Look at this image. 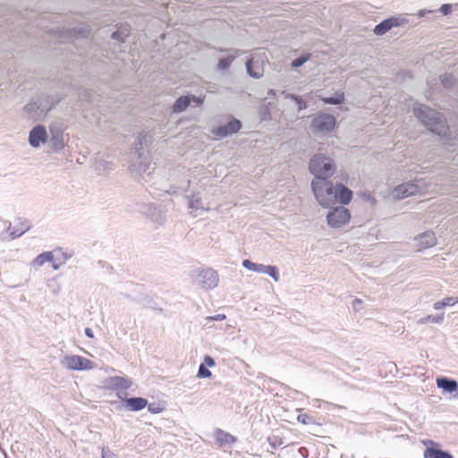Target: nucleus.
<instances>
[{
  "label": "nucleus",
  "mask_w": 458,
  "mask_h": 458,
  "mask_svg": "<svg viewBox=\"0 0 458 458\" xmlns=\"http://www.w3.org/2000/svg\"><path fill=\"white\" fill-rule=\"evenodd\" d=\"M119 35H120V33H119L118 31H116V32H114V33H113L112 37H113L114 38L117 39V38H119Z\"/></svg>",
  "instance_id": "42"
},
{
  "label": "nucleus",
  "mask_w": 458,
  "mask_h": 458,
  "mask_svg": "<svg viewBox=\"0 0 458 458\" xmlns=\"http://www.w3.org/2000/svg\"><path fill=\"white\" fill-rule=\"evenodd\" d=\"M350 218H351V213L347 208H345V224H347L349 222Z\"/></svg>",
  "instance_id": "38"
},
{
  "label": "nucleus",
  "mask_w": 458,
  "mask_h": 458,
  "mask_svg": "<svg viewBox=\"0 0 458 458\" xmlns=\"http://www.w3.org/2000/svg\"><path fill=\"white\" fill-rule=\"evenodd\" d=\"M148 405V401L142 397H133L125 400V406L128 410L136 411L144 409Z\"/></svg>",
  "instance_id": "18"
},
{
  "label": "nucleus",
  "mask_w": 458,
  "mask_h": 458,
  "mask_svg": "<svg viewBox=\"0 0 458 458\" xmlns=\"http://www.w3.org/2000/svg\"><path fill=\"white\" fill-rule=\"evenodd\" d=\"M242 128V123L238 119H231L225 126H220L212 130V134L218 139L236 133Z\"/></svg>",
  "instance_id": "8"
},
{
  "label": "nucleus",
  "mask_w": 458,
  "mask_h": 458,
  "mask_svg": "<svg viewBox=\"0 0 458 458\" xmlns=\"http://www.w3.org/2000/svg\"><path fill=\"white\" fill-rule=\"evenodd\" d=\"M445 303H444L443 300H442V301H437V302L434 304V308H435V310H440V309H443V308H445Z\"/></svg>",
  "instance_id": "35"
},
{
  "label": "nucleus",
  "mask_w": 458,
  "mask_h": 458,
  "mask_svg": "<svg viewBox=\"0 0 458 458\" xmlns=\"http://www.w3.org/2000/svg\"><path fill=\"white\" fill-rule=\"evenodd\" d=\"M331 208L333 210L327 215V222L332 227H340L344 223L343 205H336Z\"/></svg>",
  "instance_id": "11"
},
{
  "label": "nucleus",
  "mask_w": 458,
  "mask_h": 458,
  "mask_svg": "<svg viewBox=\"0 0 458 458\" xmlns=\"http://www.w3.org/2000/svg\"><path fill=\"white\" fill-rule=\"evenodd\" d=\"M335 126V119L333 115L323 114L316 116L312 122L313 131L316 132H327Z\"/></svg>",
  "instance_id": "7"
},
{
  "label": "nucleus",
  "mask_w": 458,
  "mask_h": 458,
  "mask_svg": "<svg viewBox=\"0 0 458 458\" xmlns=\"http://www.w3.org/2000/svg\"><path fill=\"white\" fill-rule=\"evenodd\" d=\"M211 372L208 370L204 364H201L199 366V371H198V377H210Z\"/></svg>",
  "instance_id": "24"
},
{
  "label": "nucleus",
  "mask_w": 458,
  "mask_h": 458,
  "mask_svg": "<svg viewBox=\"0 0 458 458\" xmlns=\"http://www.w3.org/2000/svg\"><path fill=\"white\" fill-rule=\"evenodd\" d=\"M85 334L89 338H93L94 337L93 332H92V330L89 327H87L85 329Z\"/></svg>",
  "instance_id": "37"
},
{
  "label": "nucleus",
  "mask_w": 458,
  "mask_h": 458,
  "mask_svg": "<svg viewBox=\"0 0 458 458\" xmlns=\"http://www.w3.org/2000/svg\"><path fill=\"white\" fill-rule=\"evenodd\" d=\"M266 267H267V266H264V265H261V264H257V267L255 269V272L266 273Z\"/></svg>",
  "instance_id": "34"
},
{
  "label": "nucleus",
  "mask_w": 458,
  "mask_h": 458,
  "mask_svg": "<svg viewBox=\"0 0 458 458\" xmlns=\"http://www.w3.org/2000/svg\"><path fill=\"white\" fill-rule=\"evenodd\" d=\"M352 199V191L345 186V205H348Z\"/></svg>",
  "instance_id": "32"
},
{
  "label": "nucleus",
  "mask_w": 458,
  "mask_h": 458,
  "mask_svg": "<svg viewBox=\"0 0 458 458\" xmlns=\"http://www.w3.org/2000/svg\"><path fill=\"white\" fill-rule=\"evenodd\" d=\"M63 364L71 370H90L94 368V362L80 355L64 357Z\"/></svg>",
  "instance_id": "6"
},
{
  "label": "nucleus",
  "mask_w": 458,
  "mask_h": 458,
  "mask_svg": "<svg viewBox=\"0 0 458 458\" xmlns=\"http://www.w3.org/2000/svg\"><path fill=\"white\" fill-rule=\"evenodd\" d=\"M443 319H444V316L443 315H437V316L429 315L427 318H423L422 320L424 322L430 321V322H433V323H440Z\"/></svg>",
  "instance_id": "25"
},
{
  "label": "nucleus",
  "mask_w": 458,
  "mask_h": 458,
  "mask_svg": "<svg viewBox=\"0 0 458 458\" xmlns=\"http://www.w3.org/2000/svg\"><path fill=\"white\" fill-rule=\"evenodd\" d=\"M297 421L299 423H301L303 425H313V424H316V419L308 414V413H302L301 412L298 416H297Z\"/></svg>",
  "instance_id": "20"
},
{
  "label": "nucleus",
  "mask_w": 458,
  "mask_h": 458,
  "mask_svg": "<svg viewBox=\"0 0 458 458\" xmlns=\"http://www.w3.org/2000/svg\"><path fill=\"white\" fill-rule=\"evenodd\" d=\"M205 364L208 367H214L215 366V360L212 357L207 355L204 358Z\"/></svg>",
  "instance_id": "33"
},
{
  "label": "nucleus",
  "mask_w": 458,
  "mask_h": 458,
  "mask_svg": "<svg viewBox=\"0 0 458 458\" xmlns=\"http://www.w3.org/2000/svg\"><path fill=\"white\" fill-rule=\"evenodd\" d=\"M209 318V319H211V320H224V319H225V315H224V314H218V315H217V316H216V317H210V318Z\"/></svg>",
  "instance_id": "36"
},
{
  "label": "nucleus",
  "mask_w": 458,
  "mask_h": 458,
  "mask_svg": "<svg viewBox=\"0 0 458 458\" xmlns=\"http://www.w3.org/2000/svg\"><path fill=\"white\" fill-rule=\"evenodd\" d=\"M192 100L194 102H196L198 105H202L203 104V101L204 99L203 98H192Z\"/></svg>",
  "instance_id": "39"
},
{
  "label": "nucleus",
  "mask_w": 458,
  "mask_h": 458,
  "mask_svg": "<svg viewBox=\"0 0 458 458\" xmlns=\"http://www.w3.org/2000/svg\"><path fill=\"white\" fill-rule=\"evenodd\" d=\"M419 191H420V187L417 184L408 182V183H404V184L397 186L394 189V195L398 199H404L406 197L415 195Z\"/></svg>",
  "instance_id": "12"
},
{
  "label": "nucleus",
  "mask_w": 458,
  "mask_h": 458,
  "mask_svg": "<svg viewBox=\"0 0 458 458\" xmlns=\"http://www.w3.org/2000/svg\"><path fill=\"white\" fill-rule=\"evenodd\" d=\"M403 20L400 19L399 17H389L387 19L383 20L381 22L377 24L373 30V32L377 36H383L386 32H388L391 29L394 27H398L402 24Z\"/></svg>",
  "instance_id": "9"
},
{
  "label": "nucleus",
  "mask_w": 458,
  "mask_h": 458,
  "mask_svg": "<svg viewBox=\"0 0 458 458\" xmlns=\"http://www.w3.org/2000/svg\"><path fill=\"white\" fill-rule=\"evenodd\" d=\"M132 386V381L124 377H110L104 381V388L115 391L119 398H122V393L128 390Z\"/></svg>",
  "instance_id": "5"
},
{
  "label": "nucleus",
  "mask_w": 458,
  "mask_h": 458,
  "mask_svg": "<svg viewBox=\"0 0 458 458\" xmlns=\"http://www.w3.org/2000/svg\"><path fill=\"white\" fill-rule=\"evenodd\" d=\"M414 115L427 127L428 131L444 136L447 132V126L443 122L439 114L426 105H418L413 107Z\"/></svg>",
  "instance_id": "2"
},
{
  "label": "nucleus",
  "mask_w": 458,
  "mask_h": 458,
  "mask_svg": "<svg viewBox=\"0 0 458 458\" xmlns=\"http://www.w3.org/2000/svg\"><path fill=\"white\" fill-rule=\"evenodd\" d=\"M437 386L438 388L443 389L447 393H454L458 389V383L456 380L446 377H440L437 378Z\"/></svg>",
  "instance_id": "14"
},
{
  "label": "nucleus",
  "mask_w": 458,
  "mask_h": 458,
  "mask_svg": "<svg viewBox=\"0 0 458 458\" xmlns=\"http://www.w3.org/2000/svg\"><path fill=\"white\" fill-rule=\"evenodd\" d=\"M309 168L316 177L314 180L327 181L335 173L336 165L330 157L317 154L310 159Z\"/></svg>",
  "instance_id": "3"
},
{
  "label": "nucleus",
  "mask_w": 458,
  "mask_h": 458,
  "mask_svg": "<svg viewBox=\"0 0 458 458\" xmlns=\"http://www.w3.org/2000/svg\"><path fill=\"white\" fill-rule=\"evenodd\" d=\"M216 441L220 446L229 445L236 442V437L220 428L215 431Z\"/></svg>",
  "instance_id": "16"
},
{
  "label": "nucleus",
  "mask_w": 458,
  "mask_h": 458,
  "mask_svg": "<svg viewBox=\"0 0 458 458\" xmlns=\"http://www.w3.org/2000/svg\"><path fill=\"white\" fill-rule=\"evenodd\" d=\"M444 303H445V306H453L454 305L456 302H458V299L456 298H454V297H446L443 300Z\"/></svg>",
  "instance_id": "30"
},
{
  "label": "nucleus",
  "mask_w": 458,
  "mask_h": 458,
  "mask_svg": "<svg viewBox=\"0 0 458 458\" xmlns=\"http://www.w3.org/2000/svg\"><path fill=\"white\" fill-rule=\"evenodd\" d=\"M47 134L43 126H37L30 133V143L33 147H38L40 143L46 142Z\"/></svg>",
  "instance_id": "13"
},
{
  "label": "nucleus",
  "mask_w": 458,
  "mask_h": 458,
  "mask_svg": "<svg viewBox=\"0 0 458 458\" xmlns=\"http://www.w3.org/2000/svg\"><path fill=\"white\" fill-rule=\"evenodd\" d=\"M266 59L267 58L265 56H263L261 58L260 64L257 65L256 67H254V65H253L254 64L253 58L248 60V62L246 64V67H247L248 72L250 73V76H252L254 78H259L262 76L263 72H264V65H265Z\"/></svg>",
  "instance_id": "17"
},
{
  "label": "nucleus",
  "mask_w": 458,
  "mask_h": 458,
  "mask_svg": "<svg viewBox=\"0 0 458 458\" xmlns=\"http://www.w3.org/2000/svg\"><path fill=\"white\" fill-rule=\"evenodd\" d=\"M233 61V56H228L226 58L220 59L218 63V68L220 70L227 69Z\"/></svg>",
  "instance_id": "22"
},
{
  "label": "nucleus",
  "mask_w": 458,
  "mask_h": 458,
  "mask_svg": "<svg viewBox=\"0 0 458 458\" xmlns=\"http://www.w3.org/2000/svg\"><path fill=\"white\" fill-rule=\"evenodd\" d=\"M363 301L360 299H354L352 302V309L354 311H359L362 309Z\"/></svg>",
  "instance_id": "27"
},
{
  "label": "nucleus",
  "mask_w": 458,
  "mask_h": 458,
  "mask_svg": "<svg viewBox=\"0 0 458 458\" xmlns=\"http://www.w3.org/2000/svg\"><path fill=\"white\" fill-rule=\"evenodd\" d=\"M323 101L326 104H338L341 103L342 100L338 98H325Z\"/></svg>",
  "instance_id": "31"
},
{
  "label": "nucleus",
  "mask_w": 458,
  "mask_h": 458,
  "mask_svg": "<svg viewBox=\"0 0 458 458\" xmlns=\"http://www.w3.org/2000/svg\"><path fill=\"white\" fill-rule=\"evenodd\" d=\"M424 458H454L447 451L442 450L436 446H428L423 454Z\"/></svg>",
  "instance_id": "15"
},
{
  "label": "nucleus",
  "mask_w": 458,
  "mask_h": 458,
  "mask_svg": "<svg viewBox=\"0 0 458 458\" xmlns=\"http://www.w3.org/2000/svg\"><path fill=\"white\" fill-rule=\"evenodd\" d=\"M313 192L319 204L325 208H334L344 204V185L322 180H313L311 182Z\"/></svg>",
  "instance_id": "1"
},
{
  "label": "nucleus",
  "mask_w": 458,
  "mask_h": 458,
  "mask_svg": "<svg viewBox=\"0 0 458 458\" xmlns=\"http://www.w3.org/2000/svg\"><path fill=\"white\" fill-rule=\"evenodd\" d=\"M265 274L269 275L276 282L279 280L278 271L274 266H267Z\"/></svg>",
  "instance_id": "23"
},
{
  "label": "nucleus",
  "mask_w": 458,
  "mask_h": 458,
  "mask_svg": "<svg viewBox=\"0 0 458 458\" xmlns=\"http://www.w3.org/2000/svg\"><path fill=\"white\" fill-rule=\"evenodd\" d=\"M207 274H209V275H210V276L214 277V279H215V280L216 279V276L215 272H213V271H208V272H207Z\"/></svg>",
  "instance_id": "41"
},
{
  "label": "nucleus",
  "mask_w": 458,
  "mask_h": 458,
  "mask_svg": "<svg viewBox=\"0 0 458 458\" xmlns=\"http://www.w3.org/2000/svg\"><path fill=\"white\" fill-rule=\"evenodd\" d=\"M452 10H453V6L451 4H444L440 6L439 8V11L444 14V15H448L452 13Z\"/></svg>",
  "instance_id": "26"
},
{
  "label": "nucleus",
  "mask_w": 458,
  "mask_h": 458,
  "mask_svg": "<svg viewBox=\"0 0 458 458\" xmlns=\"http://www.w3.org/2000/svg\"><path fill=\"white\" fill-rule=\"evenodd\" d=\"M242 266L249 269V270H252V271H255L256 267H257V264L256 263H253L251 262L250 260L249 259H245L243 260L242 262Z\"/></svg>",
  "instance_id": "28"
},
{
  "label": "nucleus",
  "mask_w": 458,
  "mask_h": 458,
  "mask_svg": "<svg viewBox=\"0 0 458 458\" xmlns=\"http://www.w3.org/2000/svg\"><path fill=\"white\" fill-rule=\"evenodd\" d=\"M148 410L152 412H158L159 411H156L155 408L148 407Z\"/></svg>",
  "instance_id": "43"
},
{
  "label": "nucleus",
  "mask_w": 458,
  "mask_h": 458,
  "mask_svg": "<svg viewBox=\"0 0 458 458\" xmlns=\"http://www.w3.org/2000/svg\"><path fill=\"white\" fill-rule=\"evenodd\" d=\"M430 11H427V10H420L419 12V16L420 17H424L426 15L427 13H429Z\"/></svg>",
  "instance_id": "40"
},
{
  "label": "nucleus",
  "mask_w": 458,
  "mask_h": 458,
  "mask_svg": "<svg viewBox=\"0 0 458 458\" xmlns=\"http://www.w3.org/2000/svg\"><path fill=\"white\" fill-rule=\"evenodd\" d=\"M414 242L419 247V250H421L435 246L437 244V238L434 232L426 231L415 237Z\"/></svg>",
  "instance_id": "10"
},
{
  "label": "nucleus",
  "mask_w": 458,
  "mask_h": 458,
  "mask_svg": "<svg viewBox=\"0 0 458 458\" xmlns=\"http://www.w3.org/2000/svg\"><path fill=\"white\" fill-rule=\"evenodd\" d=\"M101 458H117L116 455L107 448L102 449Z\"/></svg>",
  "instance_id": "29"
},
{
  "label": "nucleus",
  "mask_w": 458,
  "mask_h": 458,
  "mask_svg": "<svg viewBox=\"0 0 458 458\" xmlns=\"http://www.w3.org/2000/svg\"><path fill=\"white\" fill-rule=\"evenodd\" d=\"M310 58V54L301 55L293 61L292 67L298 68V67L301 66L305 62H307Z\"/></svg>",
  "instance_id": "21"
},
{
  "label": "nucleus",
  "mask_w": 458,
  "mask_h": 458,
  "mask_svg": "<svg viewBox=\"0 0 458 458\" xmlns=\"http://www.w3.org/2000/svg\"><path fill=\"white\" fill-rule=\"evenodd\" d=\"M65 261L64 254L60 250L45 251L37 256L31 262L34 267H38L50 262L55 270H57Z\"/></svg>",
  "instance_id": "4"
},
{
  "label": "nucleus",
  "mask_w": 458,
  "mask_h": 458,
  "mask_svg": "<svg viewBox=\"0 0 458 458\" xmlns=\"http://www.w3.org/2000/svg\"><path fill=\"white\" fill-rule=\"evenodd\" d=\"M191 103V98L187 96L180 97L174 105V112H182L186 109Z\"/></svg>",
  "instance_id": "19"
}]
</instances>
